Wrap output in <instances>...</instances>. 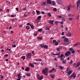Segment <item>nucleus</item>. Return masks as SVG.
Instances as JSON below:
<instances>
[{
  "label": "nucleus",
  "mask_w": 80,
  "mask_h": 80,
  "mask_svg": "<svg viewBox=\"0 0 80 80\" xmlns=\"http://www.w3.org/2000/svg\"><path fill=\"white\" fill-rule=\"evenodd\" d=\"M9 9H7L6 12H9Z\"/></svg>",
  "instance_id": "338daca9"
},
{
  "label": "nucleus",
  "mask_w": 80,
  "mask_h": 80,
  "mask_svg": "<svg viewBox=\"0 0 80 80\" xmlns=\"http://www.w3.org/2000/svg\"><path fill=\"white\" fill-rule=\"evenodd\" d=\"M69 16L70 17H72V16H73V15H72V14H69Z\"/></svg>",
  "instance_id": "774afa93"
},
{
  "label": "nucleus",
  "mask_w": 80,
  "mask_h": 80,
  "mask_svg": "<svg viewBox=\"0 0 80 80\" xmlns=\"http://www.w3.org/2000/svg\"><path fill=\"white\" fill-rule=\"evenodd\" d=\"M22 58H23V60H25V56H22Z\"/></svg>",
  "instance_id": "7c9ffc66"
},
{
  "label": "nucleus",
  "mask_w": 80,
  "mask_h": 80,
  "mask_svg": "<svg viewBox=\"0 0 80 80\" xmlns=\"http://www.w3.org/2000/svg\"><path fill=\"white\" fill-rule=\"evenodd\" d=\"M53 22H54V20H50L49 21V23H50L51 24H52V25H53Z\"/></svg>",
  "instance_id": "6e6552de"
},
{
  "label": "nucleus",
  "mask_w": 80,
  "mask_h": 80,
  "mask_svg": "<svg viewBox=\"0 0 80 80\" xmlns=\"http://www.w3.org/2000/svg\"><path fill=\"white\" fill-rule=\"evenodd\" d=\"M79 5H80V0H79L78 2L77 5V9L78 10V8Z\"/></svg>",
  "instance_id": "0eeeda50"
},
{
  "label": "nucleus",
  "mask_w": 80,
  "mask_h": 80,
  "mask_svg": "<svg viewBox=\"0 0 80 80\" xmlns=\"http://www.w3.org/2000/svg\"><path fill=\"white\" fill-rule=\"evenodd\" d=\"M59 48L60 50H62V46H60L59 47Z\"/></svg>",
  "instance_id": "6e6d98bb"
},
{
  "label": "nucleus",
  "mask_w": 80,
  "mask_h": 80,
  "mask_svg": "<svg viewBox=\"0 0 80 80\" xmlns=\"http://www.w3.org/2000/svg\"><path fill=\"white\" fill-rule=\"evenodd\" d=\"M8 57V54H6L4 55V57Z\"/></svg>",
  "instance_id": "052dcab7"
},
{
  "label": "nucleus",
  "mask_w": 80,
  "mask_h": 80,
  "mask_svg": "<svg viewBox=\"0 0 80 80\" xmlns=\"http://www.w3.org/2000/svg\"><path fill=\"white\" fill-rule=\"evenodd\" d=\"M26 28L27 30H29V29H30V26H27L26 27Z\"/></svg>",
  "instance_id": "b1692460"
},
{
  "label": "nucleus",
  "mask_w": 80,
  "mask_h": 80,
  "mask_svg": "<svg viewBox=\"0 0 80 80\" xmlns=\"http://www.w3.org/2000/svg\"><path fill=\"white\" fill-rule=\"evenodd\" d=\"M58 68L59 69H61V70H62V69H63V67H62L60 66H58Z\"/></svg>",
  "instance_id": "2eb2a0df"
},
{
  "label": "nucleus",
  "mask_w": 80,
  "mask_h": 80,
  "mask_svg": "<svg viewBox=\"0 0 80 80\" xmlns=\"http://www.w3.org/2000/svg\"><path fill=\"white\" fill-rule=\"evenodd\" d=\"M47 2L49 4H52V1L51 0H47Z\"/></svg>",
  "instance_id": "4468645a"
},
{
  "label": "nucleus",
  "mask_w": 80,
  "mask_h": 80,
  "mask_svg": "<svg viewBox=\"0 0 80 80\" xmlns=\"http://www.w3.org/2000/svg\"><path fill=\"white\" fill-rule=\"evenodd\" d=\"M53 11H54L55 12H56V11H57V8H54L53 9Z\"/></svg>",
  "instance_id": "e433bc0d"
},
{
  "label": "nucleus",
  "mask_w": 80,
  "mask_h": 80,
  "mask_svg": "<svg viewBox=\"0 0 80 80\" xmlns=\"http://www.w3.org/2000/svg\"><path fill=\"white\" fill-rule=\"evenodd\" d=\"M69 67H68L66 69V73H67L69 71H70V68H69Z\"/></svg>",
  "instance_id": "ddd939ff"
},
{
  "label": "nucleus",
  "mask_w": 80,
  "mask_h": 80,
  "mask_svg": "<svg viewBox=\"0 0 80 80\" xmlns=\"http://www.w3.org/2000/svg\"><path fill=\"white\" fill-rule=\"evenodd\" d=\"M41 13H42V14H45V12L43 11L41 12Z\"/></svg>",
  "instance_id": "8fccbe9b"
},
{
  "label": "nucleus",
  "mask_w": 80,
  "mask_h": 80,
  "mask_svg": "<svg viewBox=\"0 0 80 80\" xmlns=\"http://www.w3.org/2000/svg\"><path fill=\"white\" fill-rule=\"evenodd\" d=\"M68 11H70V6H68Z\"/></svg>",
  "instance_id": "a878e982"
},
{
  "label": "nucleus",
  "mask_w": 80,
  "mask_h": 80,
  "mask_svg": "<svg viewBox=\"0 0 80 80\" xmlns=\"http://www.w3.org/2000/svg\"><path fill=\"white\" fill-rule=\"evenodd\" d=\"M38 32H42V29H40L38 30Z\"/></svg>",
  "instance_id": "c9c22d12"
},
{
  "label": "nucleus",
  "mask_w": 80,
  "mask_h": 80,
  "mask_svg": "<svg viewBox=\"0 0 80 80\" xmlns=\"http://www.w3.org/2000/svg\"><path fill=\"white\" fill-rule=\"evenodd\" d=\"M58 18H62V16L60 15L59 17H58Z\"/></svg>",
  "instance_id": "864d4df0"
},
{
  "label": "nucleus",
  "mask_w": 80,
  "mask_h": 80,
  "mask_svg": "<svg viewBox=\"0 0 80 80\" xmlns=\"http://www.w3.org/2000/svg\"><path fill=\"white\" fill-rule=\"evenodd\" d=\"M52 42L54 43H56L57 42V41H56V40H53Z\"/></svg>",
  "instance_id": "37998d69"
},
{
  "label": "nucleus",
  "mask_w": 80,
  "mask_h": 80,
  "mask_svg": "<svg viewBox=\"0 0 80 80\" xmlns=\"http://www.w3.org/2000/svg\"><path fill=\"white\" fill-rule=\"evenodd\" d=\"M80 62H78V63H77V65H76L75 66V67H76V68H77V67H78V66H80Z\"/></svg>",
  "instance_id": "9d476101"
},
{
  "label": "nucleus",
  "mask_w": 80,
  "mask_h": 80,
  "mask_svg": "<svg viewBox=\"0 0 80 80\" xmlns=\"http://www.w3.org/2000/svg\"><path fill=\"white\" fill-rule=\"evenodd\" d=\"M71 54V52L70 51H68L65 54V55L66 56H67V57H68L69 55H70Z\"/></svg>",
  "instance_id": "20e7f679"
},
{
  "label": "nucleus",
  "mask_w": 80,
  "mask_h": 80,
  "mask_svg": "<svg viewBox=\"0 0 80 80\" xmlns=\"http://www.w3.org/2000/svg\"><path fill=\"white\" fill-rule=\"evenodd\" d=\"M80 45V43L79 42H77V43L76 44H74V45H73V47H75L77 46L78 45Z\"/></svg>",
  "instance_id": "f8f14e48"
},
{
  "label": "nucleus",
  "mask_w": 80,
  "mask_h": 80,
  "mask_svg": "<svg viewBox=\"0 0 80 80\" xmlns=\"http://www.w3.org/2000/svg\"><path fill=\"white\" fill-rule=\"evenodd\" d=\"M40 76L39 75H37V78H38V80H40Z\"/></svg>",
  "instance_id": "5701e85b"
},
{
  "label": "nucleus",
  "mask_w": 80,
  "mask_h": 80,
  "mask_svg": "<svg viewBox=\"0 0 80 80\" xmlns=\"http://www.w3.org/2000/svg\"><path fill=\"white\" fill-rule=\"evenodd\" d=\"M27 9V8H24L23 10H26V9Z\"/></svg>",
  "instance_id": "e2e57ef3"
},
{
  "label": "nucleus",
  "mask_w": 80,
  "mask_h": 80,
  "mask_svg": "<svg viewBox=\"0 0 80 80\" xmlns=\"http://www.w3.org/2000/svg\"><path fill=\"white\" fill-rule=\"evenodd\" d=\"M57 2L58 4L62 3V1H60V0H58L57 1Z\"/></svg>",
  "instance_id": "1a4fd4ad"
},
{
  "label": "nucleus",
  "mask_w": 80,
  "mask_h": 80,
  "mask_svg": "<svg viewBox=\"0 0 80 80\" xmlns=\"http://www.w3.org/2000/svg\"><path fill=\"white\" fill-rule=\"evenodd\" d=\"M52 3V4H53V5H55V1H52L51 3Z\"/></svg>",
  "instance_id": "ea45409f"
},
{
  "label": "nucleus",
  "mask_w": 80,
  "mask_h": 80,
  "mask_svg": "<svg viewBox=\"0 0 80 80\" xmlns=\"http://www.w3.org/2000/svg\"><path fill=\"white\" fill-rule=\"evenodd\" d=\"M67 73L68 75L70 76L71 73H72V71L70 70L69 72H67Z\"/></svg>",
  "instance_id": "9b49d317"
},
{
  "label": "nucleus",
  "mask_w": 80,
  "mask_h": 80,
  "mask_svg": "<svg viewBox=\"0 0 80 80\" xmlns=\"http://www.w3.org/2000/svg\"><path fill=\"white\" fill-rule=\"evenodd\" d=\"M19 27L20 28H21V27H22V25L21 24L20 25Z\"/></svg>",
  "instance_id": "bf43d9fd"
},
{
  "label": "nucleus",
  "mask_w": 80,
  "mask_h": 80,
  "mask_svg": "<svg viewBox=\"0 0 80 80\" xmlns=\"http://www.w3.org/2000/svg\"><path fill=\"white\" fill-rule=\"evenodd\" d=\"M69 20H70V21H71V20H73V18H69Z\"/></svg>",
  "instance_id": "58836bf2"
},
{
  "label": "nucleus",
  "mask_w": 80,
  "mask_h": 80,
  "mask_svg": "<svg viewBox=\"0 0 80 80\" xmlns=\"http://www.w3.org/2000/svg\"><path fill=\"white\" fill-rule=\"evenodd\" d=\"M51 77L52 78H55V76L54 75H52Z\"/></svg>",
  "instance_id": "c756f323"
},
{
  "label": "nucleus",
  "mask_w": 80,
  "mask_h": 80,
  "mask_svg": "<svg viewBox=\"0 0 80 80\" xmlns=\"http://www.w3.org/2000/svg\"><path fill=\"white\" fill-rule=\"evenodd\" d=\"M67 35L68 37H71V36H72L73 35V34H72L71 32H69L67 34Z\"/></svg>",
  "instance_id": "39448f33"
},
{
  "label": "nucleus",
  "mask_w": 80,
  "mask_h": 80,
  "mask_svg": "<svg viewBox=\"0 0 80 80\" xmlns=\"http://www.w3.org/2000/svg\"><path fill=\"white\" fill-rule=\"evenodd\" d=\"M69 51H72V50H73V48H69Z\"/></svg>",
  "instance_id": "a18cd8bd"
},
{
  "label": "nucleus",
  "mask_w": 80,
  "mask_h": 80,
  "mask_svg": "<svg viewBox=\"0 0 80 80\" xmlns=\"http://www.w3.org/2000/svg\"><path fill=\"white\" fill-rule=\"evenodd\" d=\"M27 25H30V26H31V24L30 23H27Z\"/></svg>",
  "instance_id": "de8ad7c7"
},
{
  "label": "nucleus",
  "mask_w": 80,
  "mask_h": 80,
  "mask_svg": "<svg viewBox=\"0 0 80 80\" xmlns=\"http://www.w3.org/2000/svg\"><path fill=\"white\" fill-rule=\"evenodd\" d=\"M29 66H31L32 67H33V68H34V65L32 64H31V63H29Z\"/></svg>",
  "instance_id": "aec40b11"
},
{
  "label": "nucleus",
  "mask_w": 80,
  "mask_h": 80,
  "mask_svg": "<svg viewBox=\"0 0 80 80\" xmlns=\"http://www.w3.org/2000/svg\"><path fill=\"white\" fill-rule=\"evenodd\" d=\"M48 15L49 17H51V16H52V15H51V14L50 13H48Z\"/></svg>",
  "instance_id": "f704fd0d"
},
{
  "label": "nucleus",
  "mask_w": 80,
  "mask_h": 80,
  "mask_svg": "<svg viewBox=\"0 0 80 80\" xmlns=\"http://www.w3.org/2000/svg\"><path fill=\"white\" fill-rule=\"evenodd\" d=\"M31 28L32 29H33L34 28V27L33 26V25H31Z\"/></svg>",
  "instance_id": "cd10ccee"
},
{
  "label": "nucleus",
  "mask_w": 80,
  "mask_h": 80,
  "mask_svg": "<svg viewBox=\"0 0 80 80\" xmlns=\"http://www.w3.org/2000/svg\"><path fill=\"white\" fill-rule=\"evenodd\" d=\"M65 38V36H64L62 37V38Z\"/></svg>",
  "instance_id": "69168bd1"
},
{
  "label": "nucleus",
  "mask_w": 80,
  "mask_h": 80,
  "mask_svg": "<svg viewBox=\"0 0 80 80\" xmlns=\"http://www.w3.org/2000/svg\"><path fill=\"white\" fill-rule=\"evenodd\" d=\"M73 78H76V74H74L73 75Z\"/></svg>",
  "instance_id": "49530a36"
},
{
  "label": "nucleus",
  "mask_w": 80,
  "mask_h": 80,
  "mask_svg": "<svg viewBox=\"0 0 80 80\" xmlns=\"http://www.w3.org/2000/svg\"><path fill=\"white\" fill-rule=\"evenodd\" d=\"M48 68H45V69L43 70V72L44 75H48Z\"/></svg>",
  "instance_id": "f257e3e1"
},
{
  "label": "nucleus",
  "mask_w": 80,
  "mask_h": 80,
  "mask_svg": "<svg viewBox=\"0 0 80 80\" xmlns=\"http://www.w3.org/2000/svg\"><path fill=\"white\" fill-rule=\"evenodd\" d=\"M36 12L37 13V14L38 15H39V14H40V11H38V10H36Z\"/></svg>",
  "instance_id": "bb28decb"
},
{
  "label": "nucleus",
  "mask_w": 80,
  "mask_h": 80,
  "mask_svg": "<svg viewBox=\"0 0 80 80\" xmlns=\"http://www.w3.org/2000/svg\"><path fill=\"white\" fill-rule=\"evenodd\" d=\"M64 42H68V38H66L65 40H64Z\"/></svg>",
  "instance_id": "393cba45"
},
{
  "label": "nucleus",
  "mask_w": 80,
  "mask_h": 80,
  "mask_svg": "<svg viewBox=\"0 0 80 80\" xmlns=\"http://www.w3.org/2000/svg\"><path fill=\"white\" fill-rule=\"evenodd\" d=\"M31 74H30V73H29L28 74H26V75H27V76H28V77H29V76H31Z\"/></svg>",
  "instance_id": "c85d7f7f"
},
{
  "label": "nucleus",
  "mask_w": 80,
  "mask_h": 80,
  "mask_svg": "<svg viewBox=\"0 0 80 80\" xmlns=\"http://www.w3.org/2000/svg\"><path fill=\"white\" fill-rule=\"evenodd\" d=\"M25 71H27V72H28L29 70H30V68H28V67H27L26 68Z\"/></svg>",
  "instance_id": "6ab92c4d"
},
{
  "label": "nucleus",
  "mask_w": 80,
  "mask_h": 80,
  "mask_svg": "<svg viewBox=\"0 0 80 80\" xmlns=\"http://www.w3.org/2000/svg\"><path fill=\"white\" fill-rule=\"evenodd\" d=\"M75 74V72H73L72 74L69 77V78H72L73 76V75Z\"/></svg>",
  "instance_id": "f3484780"
},
{
  "label": "nucleus",
  "mask_w": 80,
  "mask_h": 80,
  "mask_svg": "<svg viewBox=\"0 0 80 80\" xmlns=\"http://www.w3.org/2000/svg\"><path fill=\"white\" fill-rule=\"evenodd\" d=\"M55 45L57 46V45H58V42H56V43L55 44Z\"/></svg>",
  "instance_id": "2f4dec72"
},
{
  "label": "nucleus",
  "mask_w": 80,
  "mask_h": 80,
  "mask_svg": "<svg viewBox=\"0 0 80 80\" xmlns=\"http://www.w3.org/2000/svg\"><path fill=\"white\" fill-rule=\"evenodd\" d=\"M65 30L66 31H68V29H67V28H65Z\"/></svg>",
  "instance_id": "4d7b16f0"
},
{
  "label": "nucleus",
  "mask_w": 80,
  "mask_h": 80,
  "mask_svg": "<svg viewBox=\"0 0 80 80\" xmlns=\"http://www.w3.org/2000/svg\"><path fill=\"white\" fill-rule=\"evenodd\" d=\"M72 53H75V50H72Z\"/></svg>",
  "instance_id": "603ef678"
},
{
  "label": "nucleus",
  "mask_w": 80,
  "mask_h": 80,
  "mask_svg": "<svg viewBox=\"0 0 80 80\" xmlns=\"http://www.w3.org/2000/svg\"><path fill=\"white\" fill-rule=\"evenodd\" d=\"M62 20H65V18H62Z\"/></svg>",
  "instance_id": "0e129e2a"
},
{
  "label": "nucleus",
  "mask_w": 80,
  "mask_h": 80,
  "mask_svg": "<svg viewBox=\"0 0 80 80\" xmlns=\"http://www.w3.org/2000/svg\"><path fill=\"white\" fill-rule=\"evenodd\" d=\"M41 47H42V48H46L47 49V48H48V46L47 45H45H45H44L43 44H42L41 45Z\"/></svg>",
  "instance_id": "7ed1b4c3"
},
{
  "label": "nucleus",
  "mask_w": 80,
  "mask_h": 80,
  "mask_svg": "<svg viewBox=\"0 0 80 80\" xmlns=\"http://www.w3.org/2000/svg\"><path fill=\"white\" fill-rule=\"evenodd\" d=\"M42 5H46V2H42Z\"/></svg>",
  "instance_id": "412c9836"
},
{
  "label": "nucleus",
  "mask_w": 80,
  "mask_h": 80,
  "mask_svg": "<svg viewBox=\"0 0 80 80\" xmlns=\"http://www.w3.org/2000/svg\"><path fill=\"white\" fill-rule=\"evenodd\" d=\"M62 63L65 64L67 63V60H63L62 62Z\"/></svg>",
  "instance_id": "dca6fc26"
},
{
  "label": "nucleus",
  "mask_w": 80,
  "mask_h": 80,
  "mask_svg": "<svg viewBox=\"0 0 80 80\" xmlns=\"http://www.w3.org/2000/svg\"><path fill=\"white\" fill-rule=\"evenodd\" d=\"M38 39H39V40H42V37H39L38 38Z\"/></svg>",
  "instance_id": "79ce46f5"
},
{
  "label": "nucleus",
  "mask_w": 80,
  "mask_h": 80,
  "mask_svg": "<svg viewBox=\"0 0 80 80\" xmlns=\"http://www.w3.org/2000/svg\"><path fill=\"white\" fill-rule=\"evenodd\" d=\"M12 46L14 48L16 47V45H13Z\"/></svg>",
  "instance_id": "13d9d810"
},
{
  "label": "nucleus",
  "mask_w": 80,
  "mask_h": 80,
  "mask_svg": "<svg viewBox=\"0 0 80 80\" xmlns=\"http://www.w3.org/2000/svg\"><path fill=\"white\" fill-rule=\"evenodd\" d=\"M63 55L62 54H61L60 56V58H63Z\"/></svg>",
  "instance_id": "c03bdc74"
},
{
  "label": "nucleus",
  "mask_w": 80,
  "mask_h": 80,
  "mask_svg": "<svg viewBox=\"0 0 80 80\" xmlns=\"http://www.w3.org/2000/svg\"><path fill=\"white\" fill-rule=\"evenodd\" d=\"M26 57L27 58H30L31 57H32V54L31 53H28L27 55H26Z\"/></svg>",
  "instance_id": "f03ea898"
},
{
  "label": "nucleus",
  "mask_w": 80,
  "mask_h": 80,
  "mask_svg": "<svg viewBox=\"0 0 80 80\" xmlns=\"http://www.w3.org/2000/svg\"><path fill=\"white\" fill-rule=\"evenodd\" d=\"M43 76H41L39 80H42V79H43Z\"/></svg>",
  "instance_id": "4c0bfd02"
},
{
  "label": "nucleus",
  "mask_w": 80,
  "mask_h": 80,
  "mask_svg": "<svg viewBox=\"0 0 80 80\" xmlns=\"http://www.w3.org/2000/svg\"><path fill=\"white\" fill-rule=\"evenodd\" d=\"M53 70H54V71H55V72H57V70H56V69H55V68H53L50 71V72H53Z\"/></svg>",
  "instance_id": "a211bd4d"
},
{
  "label": "nucleus",
  "mask_w": 80,
  "mask_h": 80,
  "mask_svg": "<svg viewBox=\"0 0 80 80\" xmlns=\"http://www.w3.org/2000/svg\"><path fill=\"white\" fill-rule=\"evenodd\" d=\"M16 10H17V11H18V10H19V9H18V8H16Z\"/></svg>",
  "instance_id": "680f3d73"
},
{
  "label": "nucleus",
  "mask_w": 80,
  "mask_h": 80,
  "mask_svg": "<svg viewBox=\"0 0 80 80\" xmlns=\"http://www.w3.org/2000/svg\"><path fill=\"white\" fill-rule=\"evenodd\" d=\"M52 54L53 55H58V53H56V54H54V53H52Z\"/></svg>",
  "instance_id": "473e14b6"
},
{
  "label": "nucleus",
  "mask_w": 80,
  "mask_h": 80,
  "mask_svg": "<svg viewBox=\"0 0 80 80\" xmlns=\"http://www.w3.org/2000/svg\"><path fill=\"white\" fill-rule=\"evenodd\" d=\"M57 50L58 52H60V48H57Z\"/></svg>",
  "instance_id": "a19ab883"
},
{
  "label": "nucleus",
  "mask_w": 80,
  "mask_h": 80,
  "mask_svg": "<svg viewBox=\"0 0 80 80\" xmlns=\"http://www.w3.org/2000/svg\"><path fill=\"white\" fill-rule=\"evenodd\" d=\"M72 63H73V61H72V60H71L69 64H72Z\"/></svg>",
  "instance_id": "09e8293b"
},
{
  "label": "nucleus",
  "mask_w": 80,
  "mask_h": 80,
  "mask_svg": "<svg viewBox=\"0 0 80 80\" xmlns=\"http://www.w3.org/2000/svg\"><path fill=\"white\" fill-rule=\"evenodd\" d=\"M22 74L20 73H19L18 75V78H20L21 79L22 78Z\"/></svg>",
  "instance_id": "423d86ee"
},
{
  "label": "nucleus",
  "mask_w": 80,
  "mask_h": 80,
  "mask_svg": "<svg viewBox=\"0 0 80 80\" xmlns=\"http://www.w3.org/2000/svg\"><path fill=\"white\" fill-rule=\"evenodd\" d=\"M46 30H50V29H49V28H47V27H46Z\"/></svg>",
  "instance_id": "5fc2aeb1"
},
{
  "label": "nucleus",
  "mask_w": 80,
  "mask_h": 80,
  "mask_svg": "<svg viewBox=\"0 0 80 80\" xmlns=\"http://www.w3.org/2000/svg\"><path fill=\"white\" fill-rule=\"evenodd\" d=\"M42 18V16H39L38 17L37 20H40V18Z\"/></svg>",
  "instance_id": "4be33fe9"
},
{
  "label": "nucleus",
  "mask_w": 80,
  "mask_h": 80,
  "mask_svg": "<svg viewBox=\"0 0 80 80\" xmlns=\"http://www.w3.org/2000/svg\"><path fill=\"white\" fill-rule=\"evenodd\" d=\"M54 23L56 24V25H57V21H55Z\"/></svg>",
  "instance_id": "3c124183"
},
{
  "label": "nucleus",
  "mask_w": 80,
  "mask_h": 80,
  "mask_svg": "<svg viewBox=\"0 0 80 80\" xmlns=\"http://www.w3.org/2000/svg\"><path fill=\"white\" fill-rule=\"evenodd\" d=\"M7 4L8 5H10V1H8L7 2Z\"/></svg>",
  "instance_id": "72a5a7b5"
}]
</instances>
